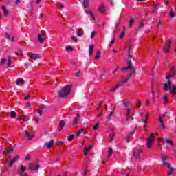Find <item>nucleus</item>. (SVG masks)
<instances>
[{"mask_svg":"<svg viewBox=\"0 0 176 176\" xmlns=\"http://www.w3.org/2000/svg\"><path fill=\"white\" fill-rule=\"evenodd\" d=\"M77 36L82 37V35H85V31L82 28L76 30Z\"/></svg>","mask_w":176,"mask_h":176,"instance_id":"nucleus-19","label":"nucleus"},{"mask_svg":"<svg viewBox=\"0 0 176 176\" xmlns=\"http://www.w3.org/2000/svg\"><path fill=\"white\" fill-rule=\"evenodd\" d=\"M158 10H159V8L157 7V6L154 5L151 10V13H153V14H155Z\"/></svg>","mask_w":176,"mask_h":176,"instance_id":"nucleus-29","label":"nucleus"},{"mask_svg":"<svg viewBox=\"0 0 176 176\" xmlns=\"http://www.w3.org/2000/svg\"><path fill=\"white\" fill-rule=\"evenodd\" d=\"M19 159H20V157H19V155H16L12 160H11L10 163L8 164V167L10 168L12 167V166H13V164H14V163H16V162H17V160H19Z\"/></svg>","mask_w":176,"mask_h":176,"instance_id":"nucleus-14","label":"nucleus"},{"mask_svg":"<svg viewBox=\"0 0 176 176\" xmlns=\"http://www.w3.org/2000/svg\"><path fill=\"white\" fill-rule=\"evenodd\" d=\"M11 63H12V56H8V63H7V65L6 66V68H10Z\"/></svg>","mask_w":176,"mask_h":176,"instance_id":"nucleus-28","label":"nucleus"},{"mask_svg":"<svg viewBox=\"0 0 176 176\" xmlns=\"http://www.w3.org/2000/svg\"><path fill=\"white\" fill-rule=\"evenodd\" d=\"M64 126H65V121L61 120L59 122V131H61L64 129Z\"/></svg>","mask_w":176,"mask_h":176,"instance_id":"nucleus-21","label":"nucleus"},{"mask_svg":"<svg viewBox=\"0 0 176 176\" xmlns=\"http://www.w3.org/2000/svg\"><path fill=\"white\" fill-rule=\"evenodd\" d=\"M175 75V71L174 70V67L170 69V73L168 76H166V79L169 80V79H171V78L174 77Z\"/></svg>","mask_w":176,"mask_h":176,"instance_id":"nucleus-13","label":"nucleus"},{"mask_svg":"<svg viewBox=\"0 0 176 176\" xmlns=\"http://www.w3.org/2000/svg\"><path fill=\"white\" fill-rule=\"evenodd\" d=\"M53 144H54V140H51L50 142H47L45 144V146L47 148V149H50V148L53 146Z\"/></svg>","mask_w":176,"mask_h":176,"instance_id":"nucleus-18","label":"nucleus"},{"mask_svg":"<svg viewBox=\"0 0 176 176\" xmlns=\"http://www.w3.org/2000/svg\"><path fill=\"white\" fill-rule=\"evenodd\" d=\"M109 137H110V142H112V141H113V139L115 138V134L113 133V132H112V133H109Z\"/></svg>","mask_w":176,"mask_h":176,"instance_id":"nucleus-42","label":"nucleus"},{"mask_svg":"<svg viewBox=\"0 0 176 176\" xmlns=\"http://www.w3.org/2000/svg\"><path fill=\"white\" fill-rule=\"evenodd\" d=\"M43 109H47V106L43 105L41 108H38L36 111H43Z\"/></svg>","mask_w":176,"mask_h":176,"instance_id":"nucleus-44","label":"nucleus"},{"mask_svg":"<svg viewBox=\"0 0 176 176\" xmlns=\"http://www.w3.org/2000/svg\"><path fill=\"white\" fill-rule=\"evenodd\" d=\"M29 9L30 10V14L32 16V14H34V6L32 1L29 3Z\"/></svg>","mask_w":176,"mask_h":176,"instance_id":"nucleus-23","label":"nucleus"},{"mask_svg":"<svg viewBox=\"0 0 176 176\" xmlns=\"http://www.w3.org/2000/svg\"><path fill=\"white\" fill-rule=\"evenodd\" d=\"M98 10L100 12V13H104V12L107 10V8L104 3H101L100 7L98 8Z\"/></svg>","mask_w":176,"mask_h":176,"instance_id":"nucleus-17","label":"nucleus"},{"mask_svg":"<svg viewBox=\"0 0 176 176\" xmlns=\"http://www.w3.org/2000/svg\"><path fill=\"white\" fill-rule=\"evenodd\" d=\"M6 37L7 38V39L14 42V37H10V34H9L8 32L6 33Z\"/></svg>","mask_w":176,"mask_h":176,"instance_id":"nucleus-34","label":"nucleus"},{"mask_svg":"<svg viewBox=\"0 0 176 176\" xmlns=\"http://www.w3.org/2000/svg\"><path fill=\"white\" fill-rule=\"evenodd\" d=\"M71 89L72 87L69 85H67L63 87L59 91H58V97L59 98H66L68 97L71 94Z\"/></svg>","mask_w":176,"mask_h":176,"instance_id":"nucleus-2","label":"nucleus"},{"mask_svg":"<svg viewBox=\"0 0 176 176\" xmlns=\"http://www.w3.org/2000/svg\"><path fill=\"white\" fill-rule=\"evenodd\" d=\"M13 148H10L9 150L6 151V150H2L1 152L3 153H5L6 155H10L12 153H13Z\"/></svg>","mask_w":176,"mask_h":176,"instance_id":"nucleus-25","label":"nucleus"},{"mask_svg":"<svg viewBox=\"0 0 176 176\" xmlns=\"http://www.w3.org/2000/svg\"><path fill=\"white\" fill-rule=\"evenodd\" d=\"M142 153V150H138L133 153V156L135 159L140 157V155Z\"/></svg>","mask_w":176,"mask_h":176,"instance_id":"nucleus-22","label":"nucleus"},{"mask_svg":"<svg viewBox=\"0 0 176 176\" xmlns=\"http://www.w3.org/2000/svg\"><path fill=\"white\" fill-rule=\"evenodd\" d=\"M167 115H168V112H165L162 116V119L166 118V116H167Z\"/></svg>","mask_w":176,"mask_h":176,"instance_id":"nucleus-58","label":"nucleus"},{"mask_svg":"<svg viewBox=\"0 0 176 176\" xmlns=\"http://www.w3.org/2000/svg\"><path fill=\"white\" fill-rule=\"evenodd\" d=\"M126 63L128 64L127 67H123L122 69V71H126L127 69H130L131 72L129 73V77L133 78L135 71H137V69L133 67V63H131V58H128L126 60Z\"/></svg>","mask_w":176,"mask_h":176,"instance_id":"nucleus-3","label":"nucleus"},{"mask_svg":"<svg viewBox=\"0 0 176 176\" xmlns=\"http://www.w3.org/2000/svg\"><path fill=\"white\" fill-rule=\"evenodd\" d=\"M112 153H113V150L112 149V147H109L108 157H111V156H112Z\"/></svg>","mask_w":176,"mask_h":176,"instance_id":"nucleus-40","label":"nucleus"},{"mask_svg":"<svg viewBox=\"0 0 176 176\" xmlns=\"http://www.w3.org/2000/svg\"><path fill=\"white\" fill-rule=\"evenodd\" d=\"M158 141H162V144L164 145L165 144H168L170 146H174V143L171 139H168L167 138H160L158 139Z\"/></svg>","mask_w":176,"mask_h":176,"instance_id":"nucleus-6","label":"nucleus"},{"mask_svg":"<svg viewBox=\"0 0 176 176\" xmlns=\"http://www.w3.org/2000/svg\"><path fill=\"white\" fill-rule=\"evenodd\" d=\"M130 78H131V77H130V74H129V76L126 77V78H124V77H122V83H124V85L125 83H127V81H128V80H130Z\"/></svg>","mask_w":176,"mask_h":176,"instance_id":"nucleus-30","label":"nucleus"},{"mask_svg":"<svg viewBox=\"0 0 176 176\" xmlns=\"http://www.w3.org/2000/svg\"><path fill=\"white\" fill-rule=\"evenodd\" d=\"M148 118H149V114L147 113L145 116V120L144 121V129H146V123H148Z\"/></svg>","mask_w":176,"mask_h":176,"instance_id":"nucleus-38","label":"nucleus"},{"mask_svg":"<svg viewBox=\"0 0 176 176\" xmlns=\"http://www.w3.org/2000/svg\"><path fill=\"white\" fill-rule=\"evenodd\" d=\"M133 24H134V19L133 18L129 21V27H133Z\"/></svg>","mask_w":176,"mask_h":176,"instance_id":"nucleus-48","label":"nucleus"},{"mask_svg":"<svg viewBox=\"0 0 176 176\" xmlns=\"http://www.w3.org/2000/svg\"><path fill=\"white\" fill-rule=\"evenodd\" d=\"M100 56H101V52L100 51H98L96 52V56L95 57V59L98 60V58H100Z\"/></svg>","mask_w":176,"mask_h":176,"instance_id":"nucleus-45","label":"nucleus"},{"mask_svg":"<svg viewBox=\"0 0 176 176\" xmlns=\"http://www.w3.org/2000/svg\"><path fill=\"white\" fill-rule=\"evenodd\" d=\"M137 130V127H135V129L132 131L130 132L129 133H128L125 138V141L126 142V144H129V142H130V138L131 137V135H134V133H135V131Z\"/></svg>","mask_w":176,"mask_h":176,"instance_id":"nucleus-12","label":"nucleus"},{"mask_svg":"<svg viewBox=\"0 0 176 176\" xmlns=\"http://www.w3.org/2000/svg\"><path fill=\"white\" fill-rule=\"evenodd\" d=\"M91 148H92V146L89 145L88 147L85 148L84 153H85V156L87 155V153H89V151H90V149H91Z\"/></svg>","mask_w":176,"mask_h":176,"instance_id":"nucleus-31","label":"nucleus"},{"mask_svg":"<svg viewBox=\"0 0 176 176\" xmlns=\"http://www.w3.org/2000/svg\"><path fill=\"white\" fill-rule=\"evenodd\" d=\"M163 100H164V102H167V96H164L163 97Z\"/></svg>","mask_w":176,"mask_h":176,"instance_id":"nucleus-64","label":"nucleus"},{"mask_svg":"<svg viewBox=\"0 0 176 176\" xmlns=\"http://www.w3.org/2000/svg\"><path fill=\"white\" fill-rule=\"evenodd\" d=\"M72 41H74V42H75V43H77L78 38H76L75 36H72Z\"/></svg>","mask_w":176,"mask_h":176,"instance_id":"nucleus-52","label":"nucleus"},{"mask_svg":"<svg viewBox=\"0 0 176 176\" xmlns=\"http://www.w3.org/2000/svg\"><path fill=\"white\" fill-rule=\"evenodd\" d=\"M25 134L28 140H32V138H34V134L31 132H28L27 130H25Z\"/></svg>","mask_w":176,"mask_h":176,"instance_id":"nucleus-16","label":"nucleus"},{"mask_svg":"<svg viewBox=\"0 0 176 176\" xmlns=\"http://www.w3.org/2000/svg\"><path fill=\"white\" fill-rule=\"evenodd\" d=\"M94 49V46H93V45L89 46V57H91V56H93Z\"/></svg>","mask_w":176,"mask_h":176,"instance_id":"nucleus-39","label":"nucleus"},{"mask_svg":"<svg viewBox=\"0 0 176 176\" xmlns=\"http://www.w3.org/2000/svg\"><path fill=\"white\" fill-rule=\"evenodd\" d=\"M160 157L162 159L163 166L169 168V170L168 171V175H171V174L174 173V168L173 166H171V164L167 162L168 157L166 155L160 154Z\"/></svg>","mask_w":176,"mask_h":176,"instance_id":"nucleus-1","label":"nucleus"},{"mask_svg":"<svg viewBox=\"0 0 176 176\" xmlns=\"http://www.w3.org/2000/svg\"><path fill=\"white\" fill-rule=\"evenodd\" d=\"M74 138H75V135L72 134L69 136L67 141H69V142L72 141V140H74Z\"/></svg>","mask_w":176,"mask_h":176,"instance_id":"nucleus-43","label":"nucleus"},{"mask_svg":"<svg viewBox=\"0 0 176 176\" xmlns=\"http://www.w3.org/2000/svg\"><path fill=\"white\" fill-rule=\"evenodd\" d=\"M170 47H171V41L168 40V41H166V45L162 47V50L164 53H169Z\"/></svg>","mask_w":176,"mask_h":176,"instance_id":"nucleus-7","label":"nucleus"},{"mask_svg":"<svg viewBox=\"0 0 176 176\" xmlns=\"http://www.w3.org/2000/svg\"><path fill=\"white\" fill-rule=\"evenodd\" d=\"M9 161L8 160H6L3 162V164H4L5 167H8V163Z\"/></svg>","mask_w":176,"mask_h":176,"instance_id":"nucleus-51","label":"nucleus"},{"mask_svg":"<svg viewBox=\"0 0 176 176\" xmlns=\"http://www.w3.org/2000/svg\"><path fill=\"white\" fill-rule=\"evenodd\" d=\"M94 36H96V32H92L91 34V39H93V38H94Z\"/></svg>","mask_w":176,"mask_h":176,"instance_id":"nucleus-55","label":"nucleus"},{"mask_svg":"<svg viewBox=\"0 0 176 176\" xmlns=\"http://www.w3.org/2000/svg\"><path fill=\"white\" fill-rule=\"evenodd\" d=\"M28 57L31 58L32 60H39L41 58V56H39L37 54H31V53H28Z\"/></svg>","mask_w":176,"mask_h":176,"instance_id":"nucleus-10","label":"nucleus"},{"mask_svg":"<svg viewBox=\"0 0 176 176\" xmlns=\"http://www.w3.org/2000/svg\"><path fill=\"white\" fill-rule=\"evenodd\" d=\"M16 85H24V80L23 78H19L16 81Z\"/></svg>","mask_w":176,"mask_h":176,"instance_id":"nucleus-36","label":"nucleus"},{"mask_svg":"<svg viewBox=\"0 0 176 176\" xmlns=\"http://www.w3.org/2000/svg\"><path fill=\"white\" fill-rule=\"evenodd\" d=\"M130 102H131V101L129 99H124L123 100V105L126 108H128L127 111H131V108H130Z\"/></svg>","mask_w":176,"mask_h":176,"instance_id":"nucleus-11","label":"nucleus"},{"mask_svg":"<svg viewBox=\"0 0 176 176\" xmlns=\"http://www.w3.org/2000/svg\"><path fill=\"white\" fill-rule=\"evenodd\" d=\"M118 89H119V88L118 87L117 85H116L114 87H113V88L110 90V91H111V92L113 93V92L116 91V90H117Z\"/></svg>","mask_w":176,"mask_h":176,"instance_id":"nucleus-49","label":"nucleus"},{"mask_svg":"<svg viewBox=\"0 0 176 176\" xmlns=\"http://www.w3.org/2000/svg\"><path fill=\"white\" fill-rule=\"evenodd\" d=\"M31 159V155H26L25 158V160H30Z\"/></svg>","mask_w":176,"mask_h":176,"instance_id":"nucleus-56","label":"nucleus"},{"mask_svg":"<svg viewBox=\"0 0 176 176\" xmlns=\"http://www.w3.org/2000/svg\"><path fill=\"white\" fill-rule=\"evenodd\" d=\"M34 122H36V123H39V118H38V117H35L34 118Z\"/></svg>","mask_w":176,"mask_h":176,"instance_id":"nucleus-54","label":"nucleus"},{"mask_svg":"<svg viewBox=\"0 0 176 176\" xmlns=\"http://www.w3.org/2000/svg\"><path fill=\"white\" fill-rule=\"evenodd\" d=\"M16 112H14V111H12L11 112V113H10V118H12V119H14V118H16Z\"/></svg>","mask_w":176,"mask_h":176,"instance_id":"nucleus-46","label":"nucleus"},{"mask_svg":"<svg viewBox=\"0 0 176 176\" xmlns=\"http://www.w3.org/2000/svg\"><path fill=\"white\" fill-rule=\"evenodd\" d=\"M122 85H124L123 81H120L118 82V83L116 85L117 87H120V86H122Z\"/></svg>","mask_w":176,"mask_h":176,"instance_id":"nucleus-50","label":"nucleus"},{"mask_svg":"<svg viewBox=\"0 0 176 176\" xmlns=\"http://www.w3.org/2000/svg\"><path fill=\"white\" fill-rule=\"evenodd\" d=\"M139 27L140 28H142V27H144V21H142V22L140 23Z\"/></svg>","mask_w":176,"mask_h":176,"instance_id":"nucleus-61","label":"nucleus"},{"mask_svg":"<svg viewBox=\"0 0 176 176\" xmlns=\"http://www.w3.org/2000/svg\"><path fill=\"white\" fill-rule=\"evenodd\" d=\"M153 133H151L150 137L147 139V144H146V147L148 149H151L152 148V144H153L155 139L153 138Z\"/></svg>","mask_w":176,"mask_h":176,"instance_id":"nucleus-8","label":"nucleus"},{"mask_svg":"<svg viewBox=\"0 0 176 176\" xmlns=\"http://www.w3.org/2000/svg\"><path fill=\"white\" fill-rule=\"evenodd\" d=\"M170 17H175V15L174 14V12L170 11Z\"/></svg>","mask_w":176,"mask_h":176,"instance_id":"nucleus-62","label":"nucleus"},{"mask_svg":"<svg viewBox=\"0 0 176 176\" xmlns=\"http://www.w3.org/2000/svg\"><path fill=\"white\" fill-rule=\"evenodd\" d=\"M115 39H116V37H115V36H113V39L110 43V45L109 47H111V46H112V45H113L115 43Z\"/></svg>","mask_w":176,"mask_h":176,"instance_id":"nucleus-47","label":"nucleus"},{"mask_svg":"<svg viewBox=\"0 0 176 176\" xmlns=\"http://www.w3.org/2000/svg\"><path fill=\"white\" fill-rule=\"evenodd\" d=\"M124 34H125V32H124V31H123L122 33L120 34V38L121 39H123V38L124 37Z\"/></svg>","mask_w":176,"mask_h":176,"instance_id":"nucleus-57","label":"nucleus"},{"mask_svg":"<svg viewBox=\"0 0 176 176\" xmlns=\"http://www.w3.org/2000/svg\"><path fill=\"white\" fill-rule=\"evenodd\" d=\"M23 122H28L30 120V117L27 115L22 116Z\"/></svg>","mask_w":176,"mask_h":176,"instance_id":"nucleus-37","label":"nucleus"},{"mask_svg":"<svg viewBox=\"0 0 176 176\" xmlns=\"http://www.w3.org/2000/svg\"><path fill=\"white\" fill-rule=\"evenodd\" d=\"M79 119H80V114L78 113L76 114V116L74 118V120L73 122V126H76V124H78V120H79Z\"/></svg>","mask_w":176,"mask_h":176,"instance_id":"nucleus-20","label":"nucleus"},{"mask_svg":"<svg viewBox=\"0 0 176 176\" xmlns=\"http://www.w3.org/2000/svg\"><path fill=\"white\" fill-rule=\"evenodd\" d=\"M56 6H57L58 8H61L62 9L64 8V6H63V4H61V3H58L56 5Z\"/></svg>","mask_w":176,"mask_h":176,"instance_id":"nucleus-53","label":"nucleus"},{"mask_svg":"<svg viewBox=\"0 0 176 176\" xmlns=\"http://www.w3.org/2000/svg\"><path fill=\"white\" fill-rule=\"evenodd\" d=\"M84 129H80L76 133V137H80L82 133H83Z\"/></svg>","mask_w":176,"mask_h":176,"instance_id":"nucleus-41","label":"nucleus"},{"mask_svg":"<svg viewBox=\"0 0 176 176\" xmlns=\"http://www.w3.org/2000/svg\"><path fill=\"white\" fill-rule=\"evenodd\" d=\"M173 82H171V80H168V83L164 84V90L167 91V90H170V94L172 96H175V89L176 87L173 86L171 89V85Z\"/></svg>","mask_w":176,"mask_h":176,"instance_id":"nucleus-4","label":"nucleus"},{"mask_svg":"<svg viewBox=\"0 0 176 176\" xmlns=\"http://www.w3.org/2000/svg\"><path fill=\"white\" fill-rule=\"evenodd\" d=\"M89 2H90V0H83V1H82L83 7L85 9L89 8Z\"/></svg>","mask_w":176,"mask_h":176,"instance_id":"nucleus-26","label":"nucleus"},{"mask_svg":"<svg viewBox=\"0 0 176 176\" xmlns=\"http://www.w3.org/2000/svg\"><path fill=\"white\" fill-rule=\"evenodd\" d=\"M151 93L153 96V100L155 101V85H153L151 87Z\"/></svg>","mask_w":176,"mask_h":176,"instance_id":"nucleus-33","label":"nucleus"},{"mask_svg":"<svg viewBox=\"0 0 176 176\" xmlns=\"http://www.w3.org/2000/svg\"><path fill=\"white\" fill-rule=\"evenodd\" d=\"M86 14H90V16L92 17V19H95L94 14H93V12L90 10H85Z\"/></svg>","mask_w":176,"mask_h":176,"instance_id":"nucleus-32","label":"nucleus"},{"mask_svg":"<svg viewBox=\"0 0 176 176\" xmlns=\"http://www.w3.org/2000/svg\"><path fill=\"white\" fill-rule=\"evenodd\" d=\"M30 97H31L30 95H27V96L24 98L25 101H27V100H28Z\"/></svg>","mask_w":176,"mask_h":176,"instance_id":"nucleus-60","label":"nucleus"},{"mask_svg":"<svg viewBox=\"0 0 176 176\" xmlns=\"http://www.w3.org/2000/svg\"><path fill=\"white\" fill-rule=\"evenodd\" d=\"M3 14L4 16H8L9 15V11H8V9H6V6L2 7Z\"/></svg>","mask_w":176,"mask_h":176,"instance_id":"nucleus-27","label":"nucleus"},{"mask_svg":"<svg viewBox=\"0 0 176 176\" xmlns=\"http://www.w3.org/2000/svg\"><path fill=\"white\" fill-rule=\"evenodd\" d=\"M25 170H27V166L21 165V168L18 170V174H27V173L24 172Z\"/></svg>","mask_w":176,"mask_h":176,"instance_id":"nucleus-15","label":"nucleus"},{"mask_svg":"<svg viewBox=\"0 0 176 176\" xmlns=\"http://www.w3.org/2000/svg\"><path fill=\"white\" fill-rule=\"evenodd\" d=\"M66 50H69L70 52H72V50H74V49L72 48V47L69 46L66 48Z\"/></svg>","mask_w":176,"mask_h":176,"instance_id":"nucleus-59","label":"nucleus"},{"mask_svg":"<svg viewBox=\"0 0 176 176\" xmlns=\"http://www.w3.org/2000/svg\"><path fill=\"white\" fill-rule=\"evenodd\" d=\"M160 127L162 129H164L166 126L164 125V121L163 120V117H162V115H160Z\"/></svg>","mask_w":176,"mask_h":176,"instance_id":"nucleus-24","label":"nucleus"},{"mask_svg":"<svg viewBox=\"0 0 176 176\" xmlns=\"http://www.w3.org/2000/svg\"><path fill=\"white\" fill-rule=\"evenodd\" d=\"M46 34V32L41 30L38 34H37V39L38 40L39 43H44L45 41H46V37L45 36V34Z\"/></svg>","mask_w":176,"mask_h":176,"instance_id":"nucleus-5","label":"nucleus"},{"mask_svg":"<svg viewBox=\"0 0 176 176\" xmlns=\"http://www.w3.org/2000/svg\"><path fill=\"white\" fill-rule=\"evenodd\" d=\"M113 116V111H111L109 116L107 118V122L109 123V122H111V118Z\"/></svg>","mask_w":176,"mask_h":176,"instance_id":"nucleus-35","label":"nucleus"},{"mask_svg":"<svg viewBox=\"0 0 176 176\" xmlns=\"http://www.w3.org/2000/svg\"><path fill=\"white\" fill-rule=\"evenodd\" d=\"M80 72H77L74 74V76H76L77 78L79 77Z\"/></svg>","mask_w":176,"mask_h":176,"instance_id":"nucleus-63","label":"nucleus"},{"mask_svg":"<svg viewBox=\"0 0 176 176\" xmlns=\"http://www.w3.org/2000/svg\"><path fill=\"white\" fill-rule=\"evenodd\" d=\"M41 167V165H39V164H33V163H30L29 165V169L32 170V171H36V173H38V171H39V168Z\"/></svg>","mask_w":176,"mask_h":176,"instance_id":"nucleus-9","label":"nucleus"}]
</instances>
